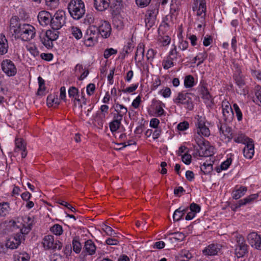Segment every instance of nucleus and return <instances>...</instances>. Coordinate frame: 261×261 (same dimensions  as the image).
I'll use <instances>...</instances> for the list:
<instances>
[{"label": "nucleus", "instance_id": "nucleus-1", "mask_svg": "<svg viewBox=\"0 0 261 261\" xmlns=\"http://www.w3.org/2000/svg\"><path fill=\"white\" fill-rule=\"evenodd\" d=\"M10 30L15 37L24 41L33 39L36 35V29L32 25L20 23L18 17L13 16L10 20Z\"/></svg>", "mask_w": 261, "mask_h": 261}, {"label": "nucleus", "instance_id": "nucleus-2", "mask_svg": "<svg viewBox=\"0 0 261 261\" xmlns=\"http://www.w3.org/2000/svg\"><path fill=\"white\" fill-rule=\"evenodd\" d=\"M197 146H194L200 156H211L214 154V147L210 145L208 141L202 137H197L195 138Z\"/></svg>", "mask_w": 261, "mask_h": 261}, {"label": "nucleus", "instance_id": "nucleus-3", "mask_svg": "<svg viewBox=\"0 0 261 261\" xmlns=\"http://www.w3.org/2000/svg\"><path fill=\"white\" fill-rule=\"evenodd\" d=\"M68 10L74 19L79 20L85 13L84 3L82 0H71L68 5Z\"/></svg>", "mask_w": 261, "mask_h": 261}, {"label": "nucleus", "instance_id": "nucleus-4", "mask_svg": "<svg viewBox=\"0 0 261 261\" xmlns=\"http://www.w3.org/2000/svg\"><path fill=\"white\" fill-rule=\"evenodd\" d=\"M236 242L234 253L238 258L244 257L248 252L249 246L246 243L242 234L236 233L234 236Z\"/></svg>", "mask_w": 261, "mask_h": 261}, {"label": "nucleus", "instance_id": "nucleus-5", "mask_svg": "<svg viewBox=\"0 0 261 261\" xmlns=\"http://www.w3.org/2000/svg\"><path fill=\"white\" fill-rule=\"evenodd\" d=\"M194 122L196 132L199 135V137H208L210 135V130L206 125L207 122L204 116L196 115L195 117Z\"/></svg>", "mask_w": 261, "mask_h": 261}, {"label": "nucleus", "instance_id": "nucleus-6", "mask_svg": "<svg viewBox=\"0 0 261 261\" xmlns=\"http://www.w3.org/2000/svg\"><path fill=\"white\" fill-rule=\"evenodd\" d=\"M97 25H92L87 29L84 36V44L87 46H92L97 42L98 37Z\"/></svg>", "mask_w": 261, "mask_h": 261}, {"label": "nucleus", "instance_id": "nucleus-7", "mask_svg": "<svg viewBox=\"0 0 261 261\" xmlns=\"http://www.w3.org/2000/svg\"><path fill=\"white\" fill-rule=\"evenodd\" d=\"M66 23L65 12L63 10H58L51 15L50 26L54 30L61 29Z\"/></svg>", "mask_w": 261, "mask_h": 261}, {"label": "nucleus", "instance_id": "nucleus-8", "mask_svg": "<svg viewBox=\"0 0 261 261\" xmlns=\"http://www.w3.org/2000/svg\"><path fill=\"white\" fill-rule=\"evenodd\" d=\"M191 93L179 92L176 97L173 98V102L177 106L183 105L189 110L193 109V104L192 98L190 97Z\"/></svg>", "mask_w": 261, "mask_h": 261}, {"label": "nucleus", "instance_id": "nucleus-9", "mask_svg": "<svg viewBox=\"0 0 261 261\" xmlns=\"http://www.w3.org/2000/svg\"><path fill=\"white\" fill-rule=\"evenodd\" d=\"M43 246L45 250H60L62 243L59 240H55L52 235L45 236L42 240Z\"/></svg>", "mask_w": 261, "mask_h": 261}, {"label": "nucleus", "instance_id": "nucleus-10", "mask_svg": "<svg viewBox=\"0 0 261 261\" xmlns=\"http://www.w3.org/2000/svg\"><path fill=\"white\" fill-rule=\"evenodd\" d=\"M2 71L8 76H13L17 73V68L14 63L9 59L4 60L1 64Z\"/></svg>", "mask_w": 261, "mask_h": 261}, {"label": "nucleus", "instance_id": "nucleus-11", "mask_svg": "<svg viewBox=\"0 0 261 261\" xmlns=\"http://www.w3.org/2000/svg\"><path fill=\"white\" fill-rule=\"evenodd\" d=\"M99 23L97 25V32L98 34H100L101 37L105 38H108L111 34V26L110 23L106 20H99Z\"/></svg>", "mask_w": 261, "mask_h": 261}, {"label": "nucleus", "instance_id": "nucleus-12", "mask_svg": "<svg viewBox=\"0 0 261 261\" xmlns=\"http://www.w3.org/2000/svg\"><path fill=\"white\" fill-rule=\"evenodd\" d=\"M158 13V9L156 7L150 8L146 12L145 22L146 27L148 29L154 24Z\"/></svg>", "mask_w": 261, "mask_h": 261}, {"label": "nucleus", "instance_id": "nucleus-13", "mask_svg": "<svg viewBox=\"0 0 261 261\" xmlns=\"http://www.w3.org/2000/svg\"><path fill=\"white\" fill-rule=\"evenodd\" d=\"M222 246L219 244H211L206 247L202 251L205 255H216L220 252Z\"/></svg>", "mask_w": 261, "mask_h": 261}, {"label": "nucleus", "instance_id": "nucleus-14", "mask_svg": "<svg viewBox=\"0 0 261 261\" xmlns=\"http://www.w3.org/2000/svg\"><path fill=\"white\" fill-rule=\"evenodd\" d=\"M260 239L261 234H258L255 231L250 232L247 236V240L248 243L252 247L255 249H257Z\"/></svg>", "mask_w": 261, "mask_h": 261}, {"label": "nucleus", "instance_id": "nucleus-15", "mask_svg": "<svg viewBox=\"0 0 261 261\" xmlns=\"http://www.w3.org/2000/svg\"><path fill=\"white\" fill-rule=\"evenodd\" d=\"M51 14L46 11H40L38 15V20L42 26L50 25L51 20Z\"/></svg>", "mask_w": 261, "mask_h": 261}, {"label": "nucleus", "instance_id": "nucleus-16", "mask_svg": "<svg viewBox=\"0 0 261 261\" xmlns=\"http://www.w3.org/2000/svg\"><path fill=\"white\" fill-rule=\"evenodd\" d=\"M217 126L221 136L223 135L225 138H228V140H230L232 139L231 127L228 126L226 123H222L221 122H219Z\"/></svg>", "mask_w": 261, "mask_h": 261}, {"label": "nucleus", "instance_id": "nucleus-17", "mask_svg": "<svg viewBox=\"0 0 261 261\" xmlns=\"http://www.w3.org/2000/svg\"><path fill=\"white\" fill-rule=\"evenodd\" d=\"M243 149V154L244 156L249 159H251L254 153V145L252 139L247 142Z\"/></svg>", "mask_w": 261, "mask_h": 261}, {"label": "nucleus", "instance_id": "nucleus-18", "mask_svg": "<svg viewBox=\"0 0 261 261\" xmlns=\"http://www.w3.org/2000/svg\"><path fill=\"white\" fill-rule=\"evenodd\" d=\"M258 197V195L257 194H251L248 197L240 200L238 203L234 205H232L231 206V208L233 211H236V210L241 206L246 205L248 203L252 202L254 200L256 199Z\"/></svg>", "mask_w": 261, "mask_h": 261}, {"label": "nucleus", "instance_id": "nucleus-19", "mask_svg": "<svg viewBox=\"0 0 261 261\" xmlns=\"http://www.w3.org/2000/svg\"><path fill=\"white\" fill-rule=\"evenodd\" d=\"M115 112L116 113L114 114V116L120 119L123 118V116L125 115L127 112V109L123 105L119 103L118 102L115 103L113 106Z\"/></svg>", "mask_w": 261, "mask_h": 261}, {"label": "nucleus", "instance_id": "nucleus-20", "mask_svg": "<svg viewBox=\"0 0 261 261\" xmlns=\"http://www.w3.org/2000/svg\"><path fill=\"white\" fill-rule=\"evenodd\" d=\"M21 235L16 234L15 236L10 237L6 244V246L12 249L17 248L21 243Z\"/></svg>", "mask_w": 261, "mask_h": 261}, {"label": "nucleus", "instance_id": "nucleus-21", "mask_svg": "<svg viewBox=\"0 0 261 261\" xmlns=\"http://www.w3.org/2000/svg\"><path fill=\"white\" fill-rule=\"evenodd\" d=\"M110 0H93V6L95 9L98 11H104L107 10L110 6Z\"/></svg>", "mask_w": 261, "mask_h": 261}, {"label": "nucleus", "instance_id": "nucleus-22", "mask_svg": "<svg viewBox=\"0 0 261 261\" xmlns=\"http://www.w3.org/2000/svg\"><path fill=\"white\" fill-rule=\"evenodd\" d=\"M222 113L225 120L231 118L233 115L232 109L228 101H223L222 104Z\"/></svg>", "mask_w": 261, "mask_h": 261}, {"label": "nucleus", "instance_id": "nucleus-23", "mask_svg": "<svg viewBox=\"0 0 261 261\" xmlns=\"http://www.w3.org/2000/svg\"><path fill=\"white\" fill-rule=\"evenodd\" d=\"M83 249L87 254L92 255L95 253L96 247L92 240H88L85 242Z\"/></svg>", "mask_w": 261, "mask_h": 261}, {"label": "nucleus", "instance_id": "nucleus-24", "mask_svg": "<svg viewBox=\"0 0 261 261\" xmlns=\"http://www.w3.org/2000/svg\"><path fill=\"white\" fill-rule=\"evenodd\" d=\"M167 57L174 63L182 60L181 56L177 51L176 46L175 45H173V47L170 50Z\"/></svg>", "mask_w": 261, "mask_h": 261}, {"label": "nucleus", "instance_id": "nucleus-25", "mask_svg": "<svg viewBox=\"0 0 261 261\" xmlns=\"http://www.w3.org/2000/svg\"><path fill=\"white\" fill-rule=\"evenodd\" d=\"M189 207H179L176 210L173 215V219L174 221H178L182 219L184 215L188 211Z\"/></svg>", "mask_w": 261, "mask_h": 261}, {"label": "nucleus", "instance_id": "nucleus-26", "mask_svg": "<svg viewBox=\"0 0 261 261\" xmlns=\"http://www.w3.org/2000/svg\"><path fill=\"white\" fill-rule=\"evenodd\" d=\"M8 41L3 34H0V55H3L8 52Z\"/></svg>", "mask_w": 261, "mask_h": 261}, {"label": "nucleus", "instance_id": "nucleus-27", "mask_svg": "<svg viewBox=\"0 0 261 261\" xmlns=\"http://www.w3.org/2000/svg\"><path fill=\"white\" fill-rule=\"evenodd\" d=\"M122 120V119L113 116V120L109 124L110 130L112 133L116 132L119 128Z\"/></svg>", "mask_w": 261, "mask_h": 261}, {"label": "nucleus", "instance_id": "nucleus-28", "mask_svg": "<svg viewBox=\"0 0 261 261\" xmlns=\"http://www.w3.org/2000/svg\"><path fill=\"white\" fill-rule=\"evenodd\" d=\"M247 188L246 187L241 186L234 190L232 193V197L234 199H238L245 195Z\"/></svg>", "mask_w": 261, "mask_h": 261}, {"label": "nucleus", "instance_id": "nucleus-29", "mask_svg": "<svg viewBox=\"0 0 261 261\" xmlns=\"http://www.w3.org/2000/svg\"><path fill=\"white\" fill-rule=\"evenodd\" d=\"M165 104L163 103L162 101H156L155 105L154 110L155 111V113L158 116L165 115V112L163 109V108L165 107Z\"/></svg>", "mask_w": 261, "mask_h": 261}, {"label": "nucleus", "instance_id": "nucleus-30", "mask_svg": "<svg viewBox=\"0 0 261 261\" xmlns=\"http://www.w3.org/2000/svg\"><path fill=\"white\" fill-rule=\"evenodd\" d=\"M10 210L9 203L3 202L0 203V216L5 217Z\"/></svg>", "mask_w": 261, "mask_h": 261}, {"label": "nucleus", "instance_id": "nucleus-31", "mask_svg": "<svg viewBox=\"0 0 261 261\" xmlns=\"http://www.w3.org/2000/svg\"><path fill=\"white\" fill-rule=\"evenodd\" d=\"M232 159L231 158H228L227 160L224 162H223L221 165L219 167H217L216 168V171L217 173L221 172L222 170H226L228 168L229 166L231 165L232 163Z\"/></svg>", "mask_w": 261, "mask_h": 261}, {"label": "nucleus", "instance_id": "nucleus-32", "mask_svg": "<svg viewBox=\"0 0 261 261\" xmlns=\"http://www.w3.org/2000/svg\"><path fill=\"white\" fill-rule=\"evenodd\" d=\"M214 161L205 162L201 167V170L204 174H207L211 172L213 170V163Z\"/></svg>", "mask_w": 261, "mask_h": 261}, {"label": "nucleus", "instance_id": "nucleus-33", "mask_svg": "<svg viewBox=\"0 0 261 261\" xmlns=\"http://www.w3.org/2000/svg\"><path fill=\"white\" fill-rule=\"evenodd\" d=\"M255 97L253 101L256 103L261 106V87L257 86L254 89Z\"/></svg>", "mask_w": 261, "mask_h": 261}, {"label": "nucleus", "instance_id": "nucleus-34", "mask_svg": "<svg viewBox=\"0 0 261 261\" xmlns=\"http://www.w3.org/2000/svg\"><path fill=\"white\" fill-rule=\"evenodd\" d=\"M195 85L194 78L191 75H188L185 76L184 80V86L186 88L193 87Z\"/></svg>", "mask_w": 261, "mask_h": 261}, {"label": "nucleus", "instance_id": "nucleus-35", "mask_svg": "<svg viewBox=\"0 0 261 261\" xmlns=\"http://www.w3.org/2000/svg\"><path fill=\"white\" fill-rule=\"evenodd\" d=\"M201 94L202 95V98L207 101L211 100L212 96L208 92L207 88L204 85H202L201 86Z\"/></svg>", "mask_w": 261, "mask_h": 261}, {"label": "nucleus", "instance_id": "nucleus-36", "mask_svg": "<svg viewBox=\"0 0 261 261\" xmlns=\"http://www.w3.org/2000/svg\"><path fill=\"white\" fill-rule=\"evenodd\" d=\"M38 81L39 88L37 91V94L38 95H43L44 91L45 90V81L41 76H39L38 77Z\"/></svg>", "mask_w": 261, "mask_h": 261}, {"label": "nucleus", "instance_id": "nucleus-37", "mask_svg": "<svg viewBox=\"0 0 261 261\" xmlns=\"http://www.w3.org/2000/svg\"><path fill=\"white\" fill-rule=\"evenodd\" d=\"M192 9L194 11H197V16H201L206 11V5H197V8H195V5H193Z\"/></svg>", "mask_w": 261, "mask_h": 261}, {"label": "nucleus", "instance_id": "nucleus-38", "mask_svg": "<svg viewBox=\"0 0 261 261\" xmlns=\"http://www.w3.org/2000/svg\"><path fill=\"white\" fill-rule=\"evenodd\" d=\"M71 32L73 36L76 39H81L83 36L82 32L80 28L76 27H71Z\"/></svg>", "mask_w": 261, "mask_h": 261}, {"label": "nucleus", "instance_id": "nucleus-39", "mask_svg": "<svg viewBox=\"0 0 261 261\" xmlns=\"http://www.w3.org/2000/svg\"><path fill=\"white\" fill-rule=\"evenodd\" d=\"M50 231L55 235L60 236L63 233L62 226L58 224H54L50 227Z\"/></svg>", "mask_w": 261, "mask_h": 261}, {"label": "nucleus", "instance_id": "nucleus-40", "mask_svg": "<svg viewBox=\"0 0 261 261\" xmlns=\"http://www.w3.org/2000/svg\"><path fill=\"white\" fill-rule=\"evenodd\" d=\"M251 139L247 137L244 134H239L237 137L234 138V141L239 143L246 144L247 142L249 141Z\"/></svg>", "mask_w": 261, "mask_h": 261}, {"label": "nucleus", "instance_id": "nucleus-41", "mask_svg": "<svg viewBox=\"0 0 261 261\" xmlns=\"http://www.w3.org/2000/svg\"><path fill=\"white\" fill-rule=\"evenodd\" d=\"M94 22L96 24L98 22V20H95L92 14H87L84 18V23L86 25H90Z\"/></svg>", "mask_w": 261, "mask_h": 261}, {"label": "nucleus", "instance_id": "nucleus-42", "mask_svg": "<svg viewBox=\"0 0 261 261\" xmlns=\"http://www.w3.org/2000/svg\"><path fill=\"white\" fill-rule=\"evenodd\" d=\"M41 41L42 44L48 49H50L53 47V40L44 36L43 37H40Z\"/></svg>", "mask_w": 261, "mask_h": 261}, {"label": "nucleus", "instance_id": "nucleus-43", "mask_svg": "<svg viewBox=\"0 0 261 261\" xmlns=\"http://www.w3.org/2000/svg\"><path fill=\"white\" fill-rule=\"evenodd\" d=\"M144 56V45L141 44H139L137 48V50L135 54V60H137V58L139 56H141V59H143Z\"/></svg>", "mask_w": 261, "mask_h": 261}, {"label": "nucleus", "instance_id": "nucleus-44", "mask_svg": "<svg viewBox=\"0 0 261 261\" xmlns=\"http://www.w3.org/2000/svg\"><path fill=\"white\" fill-rule=\"evenodd\" d=\"M45 36L51 40L55 41L58 38V32L55 31L54 30V31L48 30L46 31Z\"/></svg>", "mask_w": 261, "mask_h": 261}, {"label": "nucleus", "instance_id": "nucleus-45", "mask_svg": "<svg viewBox=\"0 0 261 261\" xmlns=\"http://www.w3.org/2000/svg\"><path fill=\"white\" fill-rule=\"evenodd\" d=\"M180 257L184 258L181 259L180 261H189L192 258L193 256L189 250H182L180 253Z\"/></svg>", "mask_w": 261, "mask_h": 261}, {"label": "nucleus", "instance_id": "nucleus-46", "mask_svg": "<svg viewBox=\"0 0 261 261\" xmlns=\"http://www.w3.org/2000/svg\"><path fill=\"white\" fill-rule=\"evenodd\" d=\"M233 79L235 81L236 84L239 87H242L245 85V82L242 76L240 74V72L236 73L233 75Z\"/></svg>", "mask_w": 261, "mask_h": 261}, {"label": "nucleus", "instance_id": "nucleus-47", "mask_svg": "<svg viewBox=\"0 0 261 261\" xmlns=\"http://www.w3.org/2000/svg\"><path fill=\"white\" fill-rule=\"evenodd\" d=\"M27 49L34 57H39V51L35 45H30L27 47Z\"/></svg>", "mask_w": 261, "mask_h": 261}, {"label": "nucleus", "instance_id": "nucleus-48", "mask_svg": "<svg viewBox=\"0 0 261 261\" xmlns=\"http://www.w3.org/2000/svg\"><path fill=\"white\" fill-rule=\"evenodd\" d=\"M59 3V0H45L46 5L50 10L57 8Z\"/></svg>", "mask_w": 261, "mask_h": 261}, {"label": "nucleus", "instance_id": "nucleus-49", "mask_svg": "<svg viewBox=\"0 0 261 261\" xmlns=\"http://www.w3.org/2000/svg\"><path fill=\"white\" fill-rule=\"evenodd\" d=\"M72 247L74 252L79 253L81 251L82 245L78 240L73 239L72 240Z\"/></svg>", "mask_w": 261, "mask_h": 261}, {"label": "nucleus", "instance_id": "nucleus-50", "mask_svg": "<svg viewBox=\"0 0 261 261\" xmlns=\"http://www.w3.org/2000/svg\"><path fill=\"white\" fill-rule=\"evenodd\" d=\"M15 145V151H18L20 150L26 149L25 145L21 139H16Z\"/></svg>", "mask_w": 261, "mask_h": 261}, {"label": "nucleus", "instance_id": "nucleus-51", "mask_svg": "<svg viewBox=\"0 0 261 261\" xmlns=\"http://www.w3.org/2000/svg\"><path fill=\"white\" fill-rule=\"evenodd\" d=\"M68 92L69 97L72 98L76 96L77 97L79 95L78 89L73 86L69 88Z\"/></svg>", "mask_w": 261, "mask_h": 261}, {"label": "nucleus", "instance_id": "nucleus-52", "mask_svg": "<svg viewBox=\"0 0 261 261\" xmlns=\"http://www.w3.org/2000/svg\"><path fill=\"white\" fill-rule=\"evenodd\" d=\"M134 46L132 41H128L126 45H125L123 48V51L125 52V55H127L132 51Z\"/></svg>", "mask_w": 261, "mask_h": 261}, {"label": "nucleus", "instance_id": "nucleus-53", "mask_svg": "<svg viewBox=\"0 0 261 261\" xmlns=\"http://www.w3.org/2000/svg\"><path fill=\"white\" fill-rule=\"evenodd\" d=\"M162 65L165 69H168L175 65L174 63L167 57L166 60H163Z\"/></svg>", "mask_w": 261, "mask_h": 261}, {"label": "nucleus", "instance_id": "nucleus-54", "mask_svg": "<svg viewBox=\"0 0 261 261\" xmlns=\"http://www.w3.org/2000/svg\"><path fill=\"white\" fill-rule=\"evenodd\" d=\"M117 53V50L113 48L106 49L104 51L103 57L105 59H108L111 56L115 55Z\"/></svg>", "mask_w": 261, "mask_h": 261}, {"label": "nucleus", "instance_id": "nucleus-55", "mask_svg": "<svg viewBox=\"0 0 261 261\" xmlns=\"http://www.w3.org/2000/svg\"><path fill=\"white\" fill-rule=\"evenodd\" d=\"M159 41L162 43V45L163 46H167L170 43L171 41V38L168 36H160L159 38Z\"/></svg>", "mask_w": 261, "mask_h": 261}, {"label": "nucleus", "instance_id": "nucleus-56", "mask_svg": "<svg viewBox=\"0 0 261 261\" xmlns=\"http://www.w3.org/2000/svg\"><path fill=\"white\" fill-rule=\"evenodd\" d=\"M198 63L197 66L201 64L207 58V53L204 51L202 53H199L197 55Z\"/></svg>", "mask_w": 261, "mask_h": 261}, {"label": "nucleus", "instance_id": "nucleus-57", "mask_svg": "<svg viewBox=\"0 0 261 261\" xmlns=\"http://www.w3.org/2000/svg\"><path fill=\"white\" fill-rule=\"evenodd\" d=\"M233 107L236 114L238 120L239 121H241L242 120V113L237 103H234L233 105Z\"/></svg>", "mask_w": 261, "mask_h": 261}, {"label": "nucleus", "instance_id": "nucleus-58", "mask_svg": "<svg viewBox=\"0 0 261 261\" xmlns=\"http://www.w3.org/2000/svg\"><path fill=\"white\" fill-rule=\"evenodd\" d=\"M156 54V51H155L154 49L152 48L149 49L146 55L147 60L152 61Z\"/></svg>", "mask_w": 261, "mask_h": 261}, {"label": "nucleus", "instance_id": "nucleus-59", "mask_svg": "<svg viewBox=\"0 0 261 261\" xmlns=\"http://www.w3.org/2000/svg\"><path fill=\"white\" fill-rule=\"evenodd\" d=\"M171 234L173 236V239L179 241L184 240L186 237L184 233L180 232H175Z\"/></svg>", "mask_w": 261, "mask_h": 261}, {"label": "nucleus", "instance_id": "nucleus-60", "mask_svg": "<svg viewBox=\"0 0 261 261\" xmlns=\"http://www.w3.org/2000/svg\"><path fill=\"white\" fill-rule=\"evenodd\" d=\"M189 127V124L187 121L180 122L177 126V128L179 131H184Z\"/></svg>", "mask_w": 261, "mask_h": 261}, {"label": "nucleus", "instance_id": "nucleus-61", "mask_svg": "<svg viewBox=\"0 0 261 261\" xmlns=\"http://www.w3.org/2000/svg\"><path fill=\"white\" fill-rule=\"evenodd\" d=\"M102 229L109 236H112L116 234L114 230L110 226L107 225H103Z\"/></svg>", "mask_w": 261, "mask_h": 261}, {"label": "nucleus", "instance_id": "nucleus-62", "mask_svg": "<svg viewBox=\"0 0 261 261\" xmlns=\"http://www.w3.org/2000/svg\"><path fill=\"white\" fill-rule=\"evenodd\" d=\"M200 209V206L198 204L194 202L192 203L189 207V210L195 213V214L199 213Z\"/></svg>", "mask_w": 261, "mask_h": 261}, {"label": "nucleus", "instance_id": "nucleus-63", "mask_svg": "<svg viewBox=\"0 0 261 261\" xmlns=\"http://www.w3.org/2000/svg\"><path fill=\"white\" fill-rule=\"evenodd\" d=\"M30 256L28 253H22L18 255L15 261H29Z\"/></svg>", "mask_w": 261, "mask_h": 261}, {"label": "nucleus", "instance_id": "nucleus-64", "mask_svg": "<svg viewBox=\"0 0 261 261\" xmlns=\"http://www.w3.org/2000/svg\"><path fill=\"white\" fill-rule=\"evenodd\" d=\"M95 90V86L93 83L88 84L86 87L87 93L89 96L92 95Z\"/></svg>", "mask_w": 261, "mask_h": 261}]
</instances>
